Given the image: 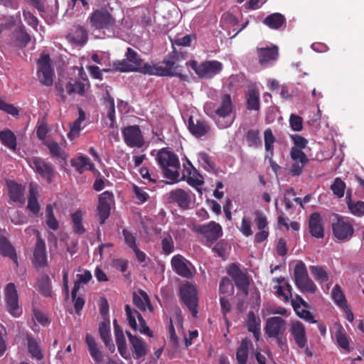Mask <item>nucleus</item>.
<instances>
[{
    "label": "nucleus",
    "mask_w": 364,
    "mask_h": 364,
    "mask_svg": "<svg viewBox=\"0 0 364 364\" xmlns=\"http://www.w3.org/2000/svg\"><path fill=\"white\" fill-rule=\"evenodd\" d=\"M125 59L115 60L112 63L113 70L121 73L139 72L144 75L161 77L178 76L183 80H187L188 76L178 72V65L176 63L183 58V55L176 51L171 52L165 58L162 64L143 63V59L132 48H128L125 53Z\"/></svg>",
    "instance_id": "obj_1"
},
{
    "label": "nucleus",
    "mask_w": 364,
    "mask_h": 364,
    "mask_svg": "<svg viewBox=\"0 0 364 364\" xmlns=\"http://www.w3.org/2000/svg\"><path fill=\"white\" fill-rule=\"evenodd\" d=\"M156 159L167 179L171 183L179 181L180 163L174 153L162 149L158 152Z\"/></svg>",
    "instance_id": "obj_2"
},
{
    "label": "nucleus",
    "mask_w": 364,
    "mask_h": 364,
    "mask_svg": "<svg viewBox=\"0 0 364 364\" xmlns=\"http://www.w3.org/2000/svg\"><path fill=\"white\" fill-rule=\"evenodd\" d=\"M178 296L192 316L196 318L198 313V294L196 286L189 282L182 283L179 287Z\"/></svg>",
    "instance_id": "obj_3"
},
{
    "label": "nucleus",
    "mask_w": 364,
    "mask_h": 364,
    "mask_svg": "<svg viewBox=\"0 0 364 364\" xmlns=\"http://www.w3.org/2000/svg\"><path fill=\"white\" fill-rule=\"evenodd\" d=\"M294 279L296 287L302 293L314 294L317 289L316 284L310 279L305 264L298 261L294 269Z\"/></svg>",
    "instance_id": "obj_4"
},
{
    "label": "nucleus",
    "mask_w": 364,
    "mask_h": 364,
    "mask_svg": "<svg viewBox=\"0 0 364 364\" xmlns=\"http://www.w3.org/2000/svg\"><path fill=\"white\" fill-rule=\"evenodd\" d=\"M200 78L210 79L223 70V64L218 60H205L198 63L196 60L186 63Z\"/></svg>",
    "instance_id": "obj_5"
},
{
    "label": "nucleus",
    "mask_w": 364,
    "mask_h": 364,
    "mask_svg": "<svg viewBox=\"0 0 364 364\" xmlns=\"http://www.w3.org/2000/svg\"><path fill=\"white\" fill-rule=\"evenodd\" d=\"M193 231L205 239V245L208 247H211L223 233L222 226L215 221H210L205 225H194Z\"/></svg>",
    "instance_id": "obj_6"
},
{
    "label": "nucleus",
    "mask_w": 364,
    "mask_h": 364,
    "mask_svg": "<svg viewBox=\"0 0 364 364\" xmlns=\"http://www.w3.org/2000/svg\"><path fill=\"white\" fill-rule=\"evenodd\" d=\"M90 20L92 27L97 29L112 31V34H114V31L117 28L116 20L107 9H102L94 11Z\"/></svg>",
    "instance_id": "obj_7"
},
{
    "label": "nucleus",
    "mask_w": 364,
    "mask_h": 364,
    "mask_svg": "<svg viewBox=\"0 0 364 364\" xmlns=\"http://www.w3.org/2000/svg\"><path fill=\"white\" fill-rule=\"evenodd\" d=\"M37 65V76L41 83L46 86L51 85L53 82L54 70L49 55H41Z\"/></svg>",
    "instance_id": "obj_8"
},
{
    "label": "nucleus",
    "mask_w": 364,
    "mask_h": 364,
    "mask_svg": "<svg viewBox=\"0 0 364 364\" xmlns=\"http://www.w3.org/2000/svg\"><path fill=\"white\" fill-rule=\"evenodd\" d=\"M30 166L42 178L46 180L48 183H50L53 181L55 176V171L51 163L47 162L39 157H33L31 159Z\"/></svg>",
    "instance_id": "obj_9"
},
{
    "label": "nucleus",
    "mask_w": 364,
    "mask_h": 364,
    "mask_svg": "<svg viewBox=\"0 0 364 364\" xmlns=\"http://www.w3.org/2000/svg\"><path fill=\"white\" fill-rule=\"evenodd\" d=\"M5 301L9 313L14 317L19 316L22 310L18 304V295L14 283H9L5 288Z\"/></svg>",
    "instance_id": "obj_10"
},
{
    "label": "nucleus",
    "mask_w": 364,
    "mask_h": 364,
    "mask_svg": "<svg viewBox=\"0 0 364 364\" xmlns=\"http://www.w3.org/2000/svg\"><path fill=\"white\" fill-rule=\"evenodd\" d=\"M333 234L341 241L349 240L354 233L352 224L344 218L338 217L336 222L332 224Z\"/></svg>",
    "instance_id": "obj_11"
},
{
    "label": "nucleus",
    "mask_w": 364,
    "mask_h": 364,
    "mask_svg": "<svg viewBox=\"0 0 364 364\" xmlns=\"http://www.w3.org/2000/svg\"><path fill=\"white\" fill-rule=\"evenodd\" d=\"M114 200L112 193L106 191L99 196L97 205V215L100 219V223L103 225L105 220L110 215L111 204Z\"/></svg>",
    "instance_id": "obj_12"
},
{
    "label": "nucleus",
    "mask_w": 364,
    "mask_h": 364,
    "mask_svg": "<svg viewBox=\"0 0 364 364\" xmlns=\"http://www.w3.org/2000/svg\"><path fill=\"white\" fill-rule=\"evenodd\" d=\"M258 62L262 66H267L274 63L279 57V48L271 45L267 47L257 48Z\"/></svg>",
    "instance_id": "obj_13"
},
{
    "label": "nucleus",
    "mask_w": 364,
    "mask_h": 364,
    "mask_svg": "<svg viewBox=\"0 0 364 364\" xmlns=\"http://www.w3.org/2000/svg\"><path fill=\"white\" fill-rule=\"evenodd\" d=\"M122 135L125 143L130 147H141L144 144L141 132L137 125L124 127Z\"/></svg>",
    "instance_id": "obj_14"
},
{
    "label": "nucleus",
    "mask_w": 364,
    "mask_h": 364,
    "mask_svg": "<svg viewBox=\"0 0 364 364\" xmlns=\"http://www.w3.org/2000/svg\"><path fill=\"white\" fill-rule=\"evenodd\" d=\"M290 156L294 161L289 171L290 173L294 176L301 175L305 165L309 161L307 156L301 150L292 147L290 151Z\"/></svg>",
    "instance_id": "obj_15"
},
{
    "label": "nucleus",
    "mask_w": 364,
    "mask_h": 364,
    "mask_svg": "<svg viewBox=\"0 0 364 364\" xmlns=\"http://www.w3.org/2000/svg\"><path fill=\"white\" fill-rule=\"evenodd\" d=\"M228 274L232 278L237 288L247 294L250 283L246 274L235 264H232L228 267Z\"/></svg>",
    "instance_id": "obj_16"
},
{
    "label": "nucleus",
    "mask_w": 364,
    "mask_h": 364,
    "mask_svg": "<svg viewBox=\"0 0 364 364\" xmlns=\"http://www.w3.org/2000/svg\"><path fill=\"white\" fill-rule=\"evenodd\" d=\"M285 329L286 321L282 317L274 316L267 320L264 331L269 337H278L284 333Z\"/></svg>",
    "instance_id": "obj_17"
},
{
    "label": "nucleus",
    "mask_w": 364,
    "mask_h": 364,
    "mask_svg": "<svg viewBox=\"0 0 364 364\" xmlns=\"http://www.w3.org/2000/svg\"><path fill=\"white\" fill-rule=\"evenodd\" d=\"M188 264H191L181 255H175L171 259V266L174 272L186 279H191L193 276Z\"/></svg>",
    "instance_id": "obj_18"
},
{
    "label": "nucleus",
    "mask_w": 364,
    "mask_h": 364,
    "mask_svg": "<svg viewBox=\"0 0 364 364\" xmlns=\"http://www.w3.org/2000/svg\"><path fill=\"white\" fill-rule=\"evenodd\" d=\"M169 198L171 202L176 203L178 206L183 210H187L191 207L192 201L191 193L183 189L177 188L171 191L169 193Z\"/></svg>",
    "instance_id": "obj_19"
},
{
    "label": "nucleus",
    "mask_w": 364,
    "mask_h": 364,
    "mask_svg": "<svg viewBox=\"0 0 364 364\" xmlns=\"http://www.w3.org/2000/svg\"><path fill=\"white\" fill-rule=\"evenodd\" d=\"M33 263L38 267H45L47 265L46 243L40 236L37 237L33 250Z\"/></svg>",
    "instance_id": "obj_20"
},
{
    "label": "nucleus",
    "mask_w": 364,
    "mask_h": 364,
    "mask_svg": "<svg viewBox=\"0 0 364 364\" xmlns=\"http://www.w3.org/2000/svg\"><path fill=\"white\" fill-rule=\"evenodd\" d=\"M290 333L299 348H304L307 344V338L304 325L300 321L294 322L290 328Z\"/></svg>",
    "instance_id": "obj_21"
},
{
    "label": "nucleus",
    "mask_w": 364,
    "mask_h": 364,
    "mask_svg": "<svg viewBox=\"0 0 364 364\" xmlns=\"http://www.w3.org/2000/svg\"><path fill=\"white\" fill-rule=\"evenodd\" d=\"M322 218L320 213H313L309 219V230L311 236L316 238H322L324 235V229L322 225Z\"/></svg>",
    "instance_id": "obj_22"
},
{
    "label": "nucleus",
    "mask_w": 364,
    "mask_h": 364,
    "mask_svg": "<svg viewBox=\"0 0 364 364\" xmlns=\"http://www.w3.org/2000/svg\"><path fill=\"white\" fill-rule=\"evenodd\" d=\"M6 184L10 199L15 203L23 204L25 187L14 181H8Z\"/></svg>",
    "instance_id": "obj_23"
},
{
    "label": "nucleus",
    "mask_w": 364,
    "mask_h": 364,
    "mask_svg": "<svg viewBox=\"0 0 364 364\" xmlns=\"http://www.w3.org/2000/svg\"><path fill=\"white\" fill-rule=\"evenodd\" d=\"M188 130L197 138H200L205 135L210 130L207 122L204 120L196 119L193 117L188 119Z\"/></svg>",
    "instance_id": "obj_24"
},
{
    "label": "nucleus",
    "mask_w": 364,
    "mask_h": 364,
    "mask_svg": "<svg viewBox=\"0 0 364 364\" xmlns=\"http://www.w3.org/2000/svg\"><path fill=\"white\" fill-rule=\"evenodd\" d=\"M11 39L16 46L25 48L31 41V38L27 33L25 26L21 23V26L12 32Z\"/></svg>",
    "instance_id": "obj_25"
},
{
    "label": "nucleus",
    "mask_w": 364,
    "mask_h": 364,
    "mask_svg": "<svg viewBox=\"0 0 364 364\" xmlns=\"http://www.w3.org/2000/svg\"><path fill=\"white\" fill-rule=\"evenodd\" d=\"M27 349L32 358L41 360L44 355L42 352L40 342L31 333H26Z\"/></svg>",
    "instance_id": "obj_26"
},
{
    "label": "nucleus",
    "mask_w": 364,
    "mask_h": 364,
    "mask_svg": "<svg viewBox=\"0 0 364 364\" xmlns=\"http://www.w3.org/2000/svg\"><path fill=\"white\" fill-rule=\"evenodd\" d=\"M133 304L142 311H145L146 309L150 311L154 310L147 293L142 289H139L138 294L134 293Z\"/></svg>",
    "instance_id": "obj_27"
},
{
    "label": "nucleus",
    "mask_w": 364,
    "mask_h": 364,
    "mask_svg": "<svg viewBox=\"0 0 364 364\" xmlns=\"http://www.w3.org/2000/svg\"><path fill=\"white\" fill-rule=\"evenodd\" d=\"M129 341L134 352V358L140 359L146 354V343L141 339L136 336H133L130 332L126 331Z\"/></svg>",
    "instance_id": "obj_28"
},
{
    "label": "nucleus",
    "mask_w": 364,
    "mask_h": 364,
    "mask_svg": "<svg viewBox=\"0 0 364 364\" xmlns=\"http://www.w3.org/2000/svg\"><path fill=\"white\" fill-rule=\"evenodd\" d=\"M262 23L271 29L278 30L286 26L287 21L284 15L280 13H274L268 15Z\"/></svg>",
    "instance_id": "obj_29"
},
{
    "label": "nucleus",
    "mask_w": 364,
    "mask_h": 364,
    "mask_svg": "<svg viewBox=\"0 0 364 364\" xmlns=\"http://www.w3.org/2000/svg\"><path fill=\"white\" fill-rule=\"evenodd\" d=\"M38 197V191L37 187L33 183H31L29 184L27 208L35 215H37L40 211Z\"/></svg>",
    "instance_id": "obj_30"
},
{
    "label": "nucleus",
    "mask_w": 364,
    "mask_h": 364,
    "mask_svg": "<svg viewBox=\"0 0 364 364\" xmlns=\"http://www.w3.org/2000/svg\"><path fill=\"white\" fill-rule=\"evenodd\" d=\"M78 117L70 124V132L68 134V137L70 140L75 139L80 134V132L85 126L82 127L81 124L86 119V114L84 110L81 107H78Z\"/></svg>",
    "instance_id": "obj_31"
},
{
    "label": "nucleus",
    "mask_w": 364,
    "mask_h": 364,
    "mask_svg": "<svg viewBox=\"0 0 364 364\" xmlns=\"http://www.w3.org/2000/svg\"><path fill=\"white\" fill-rule=\"evenodd\" d=\"M234 110V105L230 95L224 94L221 97L220 105L216 109L215 113L220 117H228Z\"/></svg>",
    "instance_id": "obj_32"
},
{
    "label": "nucleus",
    "mask_w": 364,
    "mask_h": 364,
    "mask_svg": "<svg viewBox=\"0 0 364 364\" xmlns=\"http://www.w3.org/2000/svg\"><path fill=\"white\" fill-rule=\"evenodd\" d=\"M85 343L87 345L90 355L97 363H101L103 360L102 352L99 350L95 338L87 333L85 336Z\"/></svg>",
    "instance_id": "obj_33"
},
{
    "label": "nucleus",
    "mask_w": 364,
    "mask_h": 364,
    "mask_svg": "<svg viewBox=\"0 0 364 364\" xmlns=\"http://www.w3.org/2000/svg\"><path fill=\"white\" fill-rule=\"evenodd\" d=\"M70 164L75 168L80 174L82 173L85 169L92 171L95 168L94 164L90 161V159L87 156L84 155H81L76 159H72Z\"/></svg>",
    "instance_id": "obj_34"
},
{
    "label": "nucleus",
    "mask_w": 364,
    "mask_h": 364,
    "mask_svg": "<svg viewBox=\"0 0 364 364\" xmlns=\"http://www.w3.org/2000/svg\"><path fill=\"white\" fill-rule=\"evenodd\" d=\"M83 216L84 213L80 209L77 210L71 215L72 229L75 234L81 235L86 232V229L82 224Z\"/></svg>",
    "instance_id": "obj_35"
},
{
    "label": "nucleus",
    "mask_w": 364,
    "mask_h": 364,
    "mask_svg": "<svg viewBox=\"0 0 364 364\" xmlns=\"http://www.w3.org/2000/svg\"><path fill=\"white\" fill-rule=\"evenodd\" d=\"M0 253L4 257H9L16 264L18 263V257L14 247L4 236L0 237Z\"/></svg>",
    "instance_id": "obj_36"
},
{
    "label": "nucleus",
    "mask_w": 364,
    "mask_h": 364,
    "mask_svg": "<svg viewBox=\"0 0 364 364\" xmlns=\"http://www.w3.org/2000/svg\"><path fill=\"white\" fill-rule=\"evenodd\" d=\"M260 319L257 317L254 311H250L247 314V326L250 332L253 333L256 341H258L260 335Z\"/></svg>",
    "instance_id": "obj_37"
},
{
    "label": "nucleus",
    "mask_w": 364,
    "mask_h": 364,
    "mask_svg": "<svg viewBox=\"0 0 364 364\" xmlns=\"http://www.w3.org/2000/svg\"><path fill=\"white\" fill-rule=\"evenodd\" d=\"M99 333L101 338L104 341L105 346L109 348L111 352L114 350V346L112 343L111 336H110V328H109V319L107 321H103L99 327Z\"/></svg>",
    "instance_id": "obj_38"
},
{
    "label": "nucleus",
    "mask_w": 364,
    "mask_h": 364,
    "mask_svg": "<svg viewBox=\"0 0 364 364\" xmlns=\"http://www.w3.org/2000/svg\"><path fill=\"white\" fill-rule=\"evenodd\" d=\"M44 145L49 149L52 157L66 160L68 157V154L62 149L58 142L53 140L46 141Z\"/></svg>",
    "instance_id": "obj_39"
},
{
    "label": "nucleus",
    "mask_w": 364,
    "mask_h": 364,
    "mask_svg": "<svg viewBox=\"0 0 364 364\" xmlns=\"http://www.w3.org/2000/svg\"><path fill=\"white\" fill-rule=\"evenodd\" d=\"M92 279V274L90 270L85 269L82 274H77L71 292L72 297H75L77 294L81 284H87Z\"/></svg>",
    "instance_id": "obj_40"
},
{
    "label": "nucleus",
    "mask_w": 364,
    "mask_h": 364,
    "mask_svg": "<svg viewBox=\"0 0 364 364\" xmlns=\"http://www.w3.org/2000/svg\"><path fill=\"white\" fill-rule=\"evenodd\" d=\"M0 141L11 150H16L17 146L16 137L10 129H4L0 132Z\"/></svg>",
    "instance_id": "obj_41"
},
{
    "label": "nucleus",
    "mask_w": 364,
    "mask_h": 364,
    "mask_svg": "<svg viewBox=\"0 0 364 364\" xmlns=\"http://www.w3.org/2000/svg\"><path fill=\"white\" fill-rule=\"evenodd\" d=\"M89 87L88 80L82 77L70 78L66 83L67 91H85Z\"/></svg>",
    "instance_id": "obj_42"
},
{
    "label": "nucleus",
    "mask_w": 364,
    "mask_h": 364,
    "mask_svg": "<svg viewBox=\"0 0 364 364\" xmlns=\"http://www.w3.org/2000/svg\"><path fill=\"white\" fill-rule=\"evenodd\" d=\"M250 346H252V343L249 339L244 338L242 340L236 353V359L238 364H247Z\"/></svg>",
    "instance_id": "obj_43"
},
{
    "label": "nucleus",
    "mask_w": 364,
    "mask_h": 364,
    "mask_svg": "<svg viewBox=\"0 0 364 364\" xmlns=\"http://www.w3.org/2000/svg\"><path fill=\"white\" fill-rule=\"evenodd\" d=\"M38 291L46 297L52 296V287L50 279L47 274L43 275L37 282Z\"/></svg>",
    "instance_id": "obj_44"
},
{
    "label": "nucleus",
    "mask_w": 364,
    "mask_h": 364,
    "mask_svg": "<svg viewBox=\"0 0 364 364\" xmlns=\"http://www.w3.org/2000/svg\"><path fill=\"white\" fill-rule=\"evenodd\" d=\"M190 168L186 170L187 172V183L192 186H201L203 183V181L199 178H202V176L198 171L193 167L191 163L188 161Z\"/></svg>",
    "instance_id": "obj_45"
},
{
    "label": "nucleus",
    "mask_w": 364,
    "mask_h": 364,
    "mask_svg": "<svg viewBox=\"0 0 364 364\" xmlns=\"http://www.w3.org/2000/svg\"><path fill=\"white\" fill-rule=\"evenodd\" d=\"M247 80L243 75H231L227 82V87L230 90H237L242 89Z\"/></svg>",
    "instance_id": "obj_46"
},
{
    "label": "nucleus",
    "mask_w": 364,
    "mask_h": 364,
    "mask_svg": "<svg viewBox=\"0 0 364 364\" xmlns=\"http://www.w3.org/2000/svg\"><path fill=\"white\" fill-rule=\"evenodd\" d=\"M246 108L249 111H259L260 100L259 92L247 93L246 95Z\"/></svg>",
    "instance_id": "obj_47"
},
{
    "label": "nucleus",
    "mask_w": 364,
    "mask_h": 364,
    "mask_svg": "<svg viewBox=\"0 0 364 364\" xmlns=\"http://www.w3.org/2000/svg\"><path fill=\"white\" fill-rule=\"evenodd\" d=\"M291 306L296 313V314L301 318L304 319L306 321H308L311 323H314L316 322L314 320V317L312 314L304 309H302L301 306L297 304V301L295 300H291Z\"/></svg>",
    "instance_id": "obj_48"
},
{
    "label": "nucleus",
    "mask_w": 364,
    "mask_h": 364,
    "mask_svg": "<svg viewBox=\"0 0 364 364\" xmlns=\"http://www.w3.org/2000/svg\"><path fill=\"white\" fill-rule=\"evenodd\" d=\"M245 139L247 141V145L250 147L257 148L262 145L259 129H249L245 134Z\"/></svg>",
    "instance_id": "obj_49"
},
{
    "label": "nucleus",
    "mask_w": 364,
    "mask_h": 364,
    "mask_svg": "<svg viewBox=\"0 0 364 364\" xmlns=\"http://www.w3.org/2000/svg\"><path fill=\"white\" fill-rule=\"evenodd\" d=\"M46 222L48 227L55 231L59 228V223L54 215L53 206L51 204H48L46 208Z\"/></svg>",
    "instance_id": "obj_50"
},
{
    "label": "nucleus",
    "mask_w": 364,
    "mask_h": 364,
    "mask_svg": "<svg viewBox=\"0 0 364 364\" xmlns=\"http://www.w3.org/2000/svg\"><path fill=\"white\" fill-rule=\"evenodd\" d=\"M191 36L189 35H186L183 37H181V38H175L174 40H171V42H172V46L173 47V51H176L178 54H181L183 55V58H181L176 64V65H178L179 68L178 69V72L179 73H181V66L179 65L178 63L183 60L185 58V55L182 53H178L176 50V48H175V46H189L191 45Z\"/></svg>",
    "instance_id": "obj_51"
},
{
    "label": "nucleus",
    "mask_w": 364,
    "mask_h": 364,
    "mask_svg": "<svg viewBox=\"0 0 364 364\" xmlns=\"http://www.w3.org/2000/svg\"><path fill=\"white\" fill-rule=\"evenodd\" d=\"M310 271L314 278L319 283L328 280V274L323 267L320 266H311Z\"/></svg>",
    "instance_id": "obj_52"
},
{
    "label": "nucleus",
    "mask_w": 364,
    "mask_h": 364,
    "mask_svg": "<svg viewBox=\"0 0 364 364\" xmlns=\"http://www.w3.org/2000/svg\"><path fill=\"white\" fill-rule=\"evenodd\" d=\"M332 298L334 302L341 307L346 306V299L341 287L338 284H336L332 289Z\"/></svg>",
    "instance_id": "obj_53"
},
{
    "label": "nucleus",
    "mask_w": 364,
    "mask_h": 364,
    "mask_svg": "<svg viewBox=\"0 0 364 364\" xmlns=\"http://www.w3.org/2000/svg\"><path fill=\"white\" fill-rule=\"evenodd\" d=\"M198 161L203 167V168L208 171H214L215 168V162L212 160L211 157L207 153H199Z\"/></svg>",
    "instance_id": "obj_54"
},
{
    "label": "nucleus",
    "mask_w": 364,
    "mask_h": 364,
    "mask_svg": "<svg viewBox=\"0 0 364 364\" xmlns=\"http://www.w3.org/2000/svg\"><path fill=\"white\" fill-rule=\"evenodd\" d=\"M264 140L265 150L272 156L274 151L273 144L275 142V137L269 128L265 129L264 132Z\"/></svg>",
    "instance_id": "obj_55"
},
{
    "label": "nucleus",
    "mask_w": 364,
    "mask_h": 364,
    "mask_svg": "<svg viewBox=\"0 0 364 364\" xmlns=\"http://www.w3.org/2000/svg\"><path fill=\"white\" fill-rule=\"evenodd\" d=\"M335 337L338 345L341 348L346 350L347 352L350 351L349 348V340L345 333H343L341 330H338L336 332Z\"/></svg>",
    "instance_id": "obj_56"
},
{
    "label": "nucleus",
    "mask_w": 364,
    "mask_h": 364,
    "mask_svg": "<svg viewBox=\"0 0 364 364\" xmlns=\"http://www.w3.org/2000/svg\"><path fill=\"white\" fill-rule=\"evenodd\" d=\"M348 207L352 214L356 216H361L364 214V202L357 201L353 203L350 199L347 201Z\"/></svg>",
    "instance_id": "obj_57"
},
{
    "label": "nucleus",
    "mask_w": 364,
    "mask_h": 364,
    "mask_svg": "<svg viewBox=\"0 0 364 364\" xmlns=\"http://www.w3.org/2000/svg\"><path fill=\"white\" fill-rule=\"evenodd\" d=\"M345 188L346 183L340 178H336L331 186L333 193L338 198H342L344 196Z\"/></svg>",
    "instance_id": "obj_58"
},
{
    "label": "nucleus",
    "mask_w": 364,
    "mask_h": 364,
    "mask_svg": "<svg viewBox=\"0 0 364 364\" xmlns=\"http://www.w3.org/2000/svg\"><path fill=\"white\" fill-rule=\"evenodd\" d=\"M122 235L124 236L126 245L132 250L134 249H136L138 245L136 243V238L135 235L132 233L127 229L122 230Z\"/></svg>",
    "instance_id": "obj_59"
},
{
    "label": "nucleus",
    "mask_w": 364,
    "mask_h": 364,
    "mask_svg": "<svg viewBox=\"0 0 364 364\" xmlns=\"http://www.w3.org/2000/svg\"><path fill=\"white\" fill-rule=\"evenodd\" d=\"M289 125L294 132H300L303 129V119L300 116L291 114L289 117Z\"/></svg>",
    "instance_id": "obj_60"
},
{
    "label": "nucleus",
    "mask_w": 364,
    "mask_h": 364,
    "mask_svg": "<svg viewBox=\"0 0 364 364\" xmlns=\"http://www.w3.org/2000/svg\"><path fill=\"white\" fill-rule=\"evenodd\" d=\"M134 311L136 310L132 309L129 304L125 306V311L129 325L133 330L136 331L138 326L136 321V314H135Z\"/></svg>",
    "instance_id": "obj_61"
},
{
    "label": "nucleus",
    "mask_w": 364,
    "mask_h": 364,
    "mask_svg": "<svg viewBox=\"0 0 364 364\" xmlns=\"http://www.w3.org/2000/svg\"><path fill=\"white\" fill-rule=\"evenodd\" d=\"M161 247L163 252L165 255H169L173 251L174 242L170 235H168L162 239Z\"/></svg>",
    "instance_id": "obj_62"
},
{
    "label": "nucleus",
    "mask_w": 364,
    "mask_h": 364,
    "mask_svg": "<svg viewBox=\"0 0 364 364\" xmlns=\"http://www.w3.org/2000/svg\"><path fill=\"white\" fill-rule=\"evenodd\" d=\"M116 343L119 354L124 358H127V343L124 334L115 336Z\"/></svg>",
    "instance_id": "obj_63"
},
{
    "label": "nucleus",
    "mask_w": 364,
    "mask_h": 364,
    "mask_svg": "<svg viewBox=\"0 0 364 364\" xmlns=\"http://www.w3.org/2000/svg\"><path fill=\"white\" fill-rule=\"evenodd\" d=\"M87 40V33L85 29L81 26L76 28L73 41L77 43H85Z\"/></svg>",
    "instance_id": "obj_64"
}]
</instances>
